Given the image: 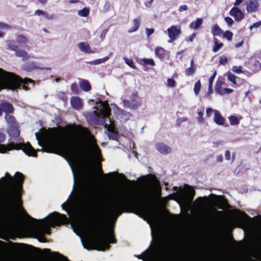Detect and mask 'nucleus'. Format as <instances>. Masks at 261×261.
Instances as JSON below:
<instances>
[{
	"mask_svg": "<svg viewBox=\"0 0 261 261\" xmlns=\"http://www.w3.org/2000/svg\"><path fill=\"white\" fill-rule=\"evenodd\" d=\"M102 210L99 223L92 229L95 241L100 247L98 250H103V246L109 247V243L113 244L117 242L114 235H108L106 224L108 219H116L123 213H134L141 217L152 216L150 200L143 195L140 196L138 198L127 197L120 199Z\"/></svg>",
	"mask_w": 261,
	"mask_h": 261,
	"instance_id": "obj_1",
	"label": "nucleus"
},
{
	"mask_svg": "<svg viewBox=\"0 0 261 261\" xmlns=\"http://www.w3.org/2000/svg\"><path fill=\"white\" fill-rule=\"evenodd\" d=\"M81 136L76 138L74 143H71L63 134L65 128L60 127L50 128L51 131L50 139L43 143L39 141V145L42 147V151L47 153H55L65 158H73L85 155L86 152L84 141L91 136L87 128L81 125L77 126Z\"/></svg>",
	"mask_w": 261,
	"mask_h": 261,
	"instance_id": "obj_2",
	"label": "nucleus"
},
{
	"mask_svg": "<svg viewBox=\"0 0 261 261\" xmlns=\"http://www.w3.org/2000/svg\"><path fill=\"white\" fill-rule=\"evenodd\" d=\"M24 180V175L19 171L16 172L13 176L6 172L5 176L0 179V183L3 188L0 201L5 209V216L8 221L14 220L13 209L21 199Z\"/></svg>",
	"mask_w": 261,
	"mask_h": 261,
	"instance_id": "obj_3",
	"label": "nucleus"
},
{
	"mask_svg": "<svg viewBox=\"0 0 261 261\" xmlns=\"http://www.w3.org/2000/svg\"><path fill=\"white\" fill-rule=\"evenodd\" d=\"M35 81L29 78L22 79L16 74L5 71L0 68V91L3 89L13 91L23 89L28 91L29 85L34 86Z\"/></svg>",
	"mask_w": 261,
	"mask_h": 261,
	"instance_id": "obj_4",
	"label": "nucleus"
},
{
	"mask_svg": "<svg viewBox=\"0 0 261 261\" xmlns=\"http://www.w3.org/2000/svg\"><path fill=\"white\" fill-rule=\"evenodd\" d=\"M80 206L85 210L101 208L99 200L96 195L92 191L85 187H80L75 193Z\"/></svg>",
	"mask_w": 261,
	"mask_h": 261,
	"instance_id": "obj_5",
	"label": "nucleus"
},
{
	"mask_svg": "<svg viewBox=\"0 0 261 261\" xmlns=\"http://www.w3.org/2000/svg\"><path fill=\"white\" fill-rule=\"evenodd\" d=\"M39 221L43 224L37 228L39 231H43L44 234V233L50 234L51 233L50 227H55L56 226H60L65 224L67 222V218L65 215L54 212Z\"/></svg>",
	"mask_w": 261,
	"mask_h": 261,
	"instance_id": "obj_6",
	"label": "nucleus"
},
{
	"mask_svg": "<svg viewBox=\"0 0 261 261\" xmlns=\"http://www.w3.org/2000/svg\"><path fill=\"white\" fill-rule=\"evenodd\" d=\"M12 150H22L29 156H37V150H35L29 142L26 143H14L10 142L7 145L0 144V153H5Z\"/></svg>",
	"mask_w": 261,
	"mask_h": 261,
	"instance_id": "obj_7",
	"label": "nucleus"
},
{
	"mask_svg": "<svg viewBox=\"0 0 261 261\" xmlns=\"http://www.w3.org/2000/svg\"><path fill=\"white\" fill-rule=\"evenodd\" d=\"M125 93V97L128 98L123 100V103L125 108L135 110L138 109L141 105L138 91L127 90Z\"/></svg>",
	"mask_w": 261,
	"mask_h": 261,
	"instance_id": "obj_8",
	"label": "nucleus"
},
{
	"mask_svg": "<svg viewBox=\"0 0 261 261\" xmlns=\"http://www.w3.org/2000/svg\"><path fill=\"white\" fill-rule=\"evenodd\" d=\"M111 109L108 105L103 106L99 112L94 111L93 113L96 117L95 122L98 124L104 123L105 119L111 114Z\"/></svg>",
	"mask_w": 261,
	"mask_h": 261,
	"instance_id": "obj_9",
	"label": "nucleus"
},
{
	"mask_svg": "<svg viewBox=\"0 0 261 261\" xmlns=\"http://www.w3.org/2000/svg\"><path fill=\"white\" fill-rule=\"evenodd\" d=\"M169 39V43L173 42L181 34L180 27L179 26L172 25L167 29Z\"/></svg>",
	"mask_w": 261,
	"mask_h": 261,
	"instance_id": "obj_10",
	"label": "nucleus"
},
{
	"mask_svg": "<svg viewBox=\"0 0 261 261\" xmlns=\"http://www.w3.org/2000/svg\"><path fill=\"white\" fill-rule=\"evenodd\" d=\"M246 66L253 73H256L261 69V63L255 58H251L246 63Z\"/></svg>",
	"mask_w": 261,
	"mask_h": 261,
	"instance_id": "obj_11",
	"label": "nucleus"
},
{
	"mask_svg": "<svg viewBox=\"0 0 261 261\" xmlns=\"http://www.w3.org/2000/svg\"><path fill=\"white\" fill-rule=\"evenodd\" d=\"M229 14L233 16L236 21H240L244 17V14L237 7H232L229 11Z\"/></svg>",
	"mask_w": 261,
	"mask_h": 261,
	"instance_id": "obj_12",
	"label": "nucleus"
},
{
	"mask_svg": "<svg viewBox=\"0 0 261 261\" xmlns=\"http://www.w3.org/2000/svg\"><path fill=\"white\" fill-rule=\"evenodd\" d=\"M14 108L13 105L8 102H3L0 104V116L3 114V112L14 113Z\"/></svg>",
	"mask_w": 261,
	"mask_h": 261,
	"instance_id": "obj_13",
	"label": "nucleus"
},
{
	"mask_svg": "<svg viewBox=\"0 0 261 261\" xmlns=\"http://www.w3.org/2000/svg\"><path fill=\"white\" fill-rule=\"evenodd\" d=\"M156 149L162 154H167L171 152L170 147L162 142H158L155 144Z\"/></svg>",
	"mask_w": 261,
	"mask_h": 261,
	"instance_id": "obj_14",
	"label": "nucleus"
},
{
	"mask_svg": "<svg viewBox=\"0 0 261 261\" xmlns=\"http://www.w3.org/2000/svg\"><path fill=\"white\" fill-rule=\"evenodd\" d=\"M79 49L84 53L87 54H92L94 53L95 51L92 50L88 42H81L77 45Z\"/></svg>",
	"mask_w": 261,
	"mask_h": 261,
	"instance_id": "obj_15",
	"label": "nucleus"
},
{
	"mask_svg": "<svg viewBox=\"0 0 261 261\" xmlns=\"http://www.w3.org/2000/svg\"><path fill=\"white\" fill-rule=\"evenodd\" d=\"M186 186L188 188L182 191V194L186 198L190 200H192L195 196V191L192 187L187 185H186Z\"/></svg>",
	"mask_w": 261,
	"mask_h": 261,
	"instance_id": "obj_16",
	"label": "nucleus"
},
{
	"mask_svg": "<svg viewBox=\"0 0 261 261\" xmlns=\"http://www.w3.org/2000/svg\"><path fill=\"white\" fill-rule=\"evenodd\" d=\"M70 103L71 107L75 110H80L83 107L82 99L79 97H72Z\"/></svg>",
	"mask_w": 261,
	"mask_h": 261,
	"instance_id": "obj_17",
	"label": "nucleus"
},
{
	"mask_svg": "<svg viewBox=\"0 0 261 261\" xmlns=\"http://www.w3.org/2000/svg\"><path fill=\"white\" fill-rule=\"evenodd\" d=\"M259 4L257 0H250L246 5L247 11L249 13L255 12Z\"/></svg>",
	"mask_w": 261,
	"mask_h": 261,
	"instance_id": "obj_18",
	"label": "nucleus"
},
{
	"mask_svg": "<svg viewBox=\"0 0 261 261\" xmlns=\"http://www.w3.org/2000/svg\"><path fill=\"white\" fill-rule=\"evenodd\" d=\"M9 133L12 137L17 138L20 135L18 123L9 126Z\"/></svg>",
	"mask_w": 261,
	"mask_h": 261,
	"instance_id": "obj_19",
	"label": "nucleus"
},
{
	"mask_svg": "<svg viewBox=\"0 0 261 261\" xmlns=\"http://www.w3.org/2000/svg\"><path fill=\"white\" fill-rule=\"evenodd\" d=\"M155 54L156 57L163 60L168 55V52L162 47H157L155 49Z\"/></svg>",
	"mask_w": 261,
	"mask_h": 261,
	"instance_id": "obj_20",
	"label": "nucleus"
},
{
	"mask_svg": "<svg viewBox=\"0 0 261 261\" xmlns=\"http://www.w3.org/2000/svg\"><path fill=\"white\" fill-rule=\"evenodd\" d=\"M214 122L218 125H223L225 121V118L221 115V113L218 110H214Z\"/></svg>",
	"mask_w": 261,
	"mask_h": 261,
	"instance_id": "obj_21",
	"label": "nucleus"
},
{
	"mask_svg": "<svg viewBox=\"0 0 261 261\" xmlns=\"http://www.w3.org/2000/svg\"><path fill=\"white\" fill-rule=\"evenodd\" d=\"M12 113H5L4 118L9 126L15 125L18 123L14 116L10 115V114Z\"/></svg>",
	"mask_w": 261,
	"mask_h": 261,
	"instance_id": "obj_22",
	"label": "nucleus"
},
{
	"mask_svg": "<svg viewBox=\"0 0 261 261\" xmlns=\"http://www.w3.org/2000/svg\"><path fill=\"white\" fill-rule=\"evenodd\" d=\"M80 88L84 91L88 92L91 89V86L88 80H81L79 82Z\"/></svg>",
	"mask_w": 261,
	"mask_h": 261,
	"instance_id": "obj_23",
	"label": "nucleus"
},
{
	"mask_svg": "<svg viewBox=\"0 0 261 261\" xmlns=\"http://www.w3.org/2000/svg\"><path fill=\"white\" fill-rule=\"evenodd\" d=\"M211 196L216 197V195L215 194H211ZM222 199L221 200L219 201V204L218 205L217 207L219 209L224 210L225 207H229V204L228 203L227 200L223 198L222 196H217Z\"/></svg>",
	"mask_w": 261,
	"mask_h": 261,
	"instance_id": "obj_24",
	"label": "nucleus"
},
{
	"mask_svg": "<svg viewBox=\"0 0 261 261\" xmlns=\"http://www.w3.org/2000/svg\"><path fill=\"white\" fill-rule=\"evenodd\" d=\"M38 68L35 62H28L23 64V69L27 71H31Z\"/></svg>",
	"mask_w": 261,
	"mask_h": 261,
	"instance_id": "obj_25",
	"label": "nucleus"
},
{
	"mask_svg": "<svg viewBox=\"0 0 261 261\" xmlns=\"http://www.w3.org/2000/svg\"><path fill=\"white\" fill-rule=\"evenodd\" d=\"M196 70V65H195L194 59L193 58L190 62V67L185 70V73L187 76L192 75Z\"/></svg>",
	"mask_w": 261,
	"mask_h": 261,
	"instance_id": "obj_26",
	"label": "nucleus"
},
{
	"mask_svg": "<svg viewBox=\"0 0 261 261\" xmlns=\"http://www.w3.org/2000/svg\"><path fill=\"white\" fill-rule=\"evenodd\" d=\"M6 44L7 45V49L11 50L14 51H16L18 49V46L16 43V42L13 40H9L6 41Z\"/></svg>",
	"mask_w": 261,
	"mask_h": 261,
	"instance_id": "obj_27",
	"label": "nucleus"
},
{
	"mask_svg": "<svg viewBox=\"0 0 261 261\" xmlns=\"http://www.w3.org/2000/svg\"><path fill=\"white\" fill-rule=\"evenodd\" d=\"M15 55L18 57H22L24 60H28L30 58V56L28 53L23 49H17L15 51Z\"/></svg>",
	"mask_w": 261,
	"mask_h": 261,
	"instance_id": "obj_28",
	"label": "nucleus"
},
{
	"mask_svg": "<svg viewBox=\"0 0 261 261\" xmlns=\"http://www.w3.org/2000/svg\"><path fill=\"white\" fill-rule=\"evenodd\" d=\"M202 19L201 18H197L196 20L192 22L190 24V27L191 29H198L202 24Z\"/></svg>",
	"mask_w": 261,
	"mask_h": 261,
	"instance_id": "obj_29",
	"label": "nucleus"
},
{
	"mask_svg": "<svg viewBox=\"0 0 261 261\" xmlns=\"http://www.w3.org/2000/svg\"><path fill=\"white\" fill-rule=\"evenodd\" d=\"M222 32V29L217 24H214L212 28V33L214 36H220Z\"/></svg>",
	"mask_w": 261,
	"mask_h": 261,
	"instance_id": "obj_30",
	"label": "nucleus"
},
{
	"mask_svg": "<svg viewBox=\"0 0 261 261\" xmlns=\"http://www.w3.org/2000/svg\"><path fill=\"white\" fill-rule=\"evenodd\" d=\"M134 27L128 31L129 33L137 31L140 27V21L138 18H136L133 20Z\"/></svg>",
	"mask_w": 261,
	"mask_h": 261,
	"instance_id": "obj_31",
	"label": "nucleus"
},
{
	"mask_svg": "<svg viewBox=\"0 0 261 261\" xmlns=\"http://www.w3.org/2000/svg\"><path fill=\"white\" fill-rule=\"evenodd\" d=\"M36 232L37 234L36 238L39 242L42 243H45L46 242V239L44 237L43 231H39V230L37 228Z\"/></svg>",
	"mask_w": 261,
	"mask_h": 261,
	"instance_id": "obj_32",
	"label": "nucleus"
},
{
	"mask_svg": "<svg viewBox=\"0 0 261 261\" xmlns=\"http://www.w3.org/2000/svg\"><path fill=\"white\" fill-rule=\"evenodd\" d=\"M89 9L87 7H84L82 9L78 11V14L81 17H87L89 14Z\"/></svg>",
	"mask_w": 261,
	"mask_h": 261,
	"instance_id": "obj_33",
	"label": "nucleus"
},
{
	"mask_svg": "<svg viewBox=\"0 0 261 261\" xmlns=\"http://www.w3.org/2000/svg\"><path fill=\"white\" fill-rule=\"evenodd\" d=\"M17 42L20 44H25L28 42L27 38L23 35H18L16 37Z\"/></svg>",
	"mask_w": 261,
	"mask_h": 261,
	"instance_id": "obj_34",
	"label": "nucleus"
},
{
	"mask_svg": "<svg viewBox=\"0 0 261 261\" xmlns=\"http://www.w3.org/2000/svg\"><path fill=\"white\" fill-rule=\"evenodd\" d=\"M228 119L231 125H238L240 123L239 120L236 116H230L228 117Z\"/></svg>",
	"mask_w": 261,
	"mask_h": 261,
	"instance_id": "obj_35",
	"label": "nucleus"
},
{
	"mask_svg": "<svg viewBox=\"0 0 261 261\" xmlns=\"http://www.w3.org/2000/svg\"><path fill=\"white\" fill-rule=\"evenodd\" d=\"M215 45L213 48V51L214 53L217 52L220 48H221L223 46V44L222 43H218L217 39H215V42H214Z\"/></svg>",
	"mask_w": 261,
	"mask_h": 261,
	"instance_id": "obj_36",
	"label": "nucleus"
},
{
	"mask_svg": "<svg viewBox=\"0 0 261 261\" xmlns=\"http://www.w3.org/2000/svg\"><path fill=\"white\" fill-rule=\"evenodd\" d=\"M108 59V57H104L102 59H96L93 60V61L90 62L89 64H93V65H97L99 64L100 63H102V62L107 61Z\"/></svg>",
	"mask_w": 261,
	"mask_h": 261,
	"instance_id": "obj_37",
	"label": "nucleus"
},
{
	"mask_svg": "<svg viewBox=\"0 0 261 261\" xmlns=\"http://www.w3.org/2000/svg\"><path fill=\"white\" fill-rule=\"evenodd\" d=\"M71 90L73 94H78L80 91L76 83H74L71 85Z\"/></svg>",
	"mask_w": 261,
	"mask_h": 261,
	"instance_id": "obj_38",
	"label": "nucleus"
},
{
	"mask_svg": "<svg viewBox=\"0 0 261 261\" xmlns=\"http://www.w3.org/2000/svg\"><path fill=\"white\" fill-rule=\"evenodd\" d=\"M227 79L229 81L231 82L233 84L237 85L236 76L235 75L229 72L227 74Z\"/></svg>",
	"mask_w": 261,
	"mask_h": 261,
	"instance_id": "obj_39",
	"label": "nucleus"
},
{
	"mask_svg": "<svg viewBox=\"0 0 261 261\" xmlns=\"http://www.w3.org/2000/svg\"><path fill=\"white\" fill-rule=\"evenodd\" d=\"M144 65H150L151 66L155 65V63L152 59L144 58L142 60Z\"/></svg>",
	"mask_w": 261,
	"mask_h": 261,
	"instance_id": "obj_40",
	"label": "nucleus"
},
{
	"mask_svg": "<svg viewBox=\"0 0 261 261\" xmlns=\"http://www.w3.org/2000/svg\"><path fill=\"white\" fill-rule=\"evenodd\" d=\"M201 87V83L200 80L197 81L194 84V92L196 94H198Z\"/></svg>",
	"mask_w": 261,
	"mask_h": 261,
	"instance_id": "obj_41",
	"label": "nucleus"
},
{
	"mask_svg": "<svg viewBox=\"0 0 261 261\" xmlns=\"http://www.w3.org/2000/svg\"><path fill=\"white\" fill-rule=\"evenodd\" d=\"M223 37L226 38L228 40H231L233 34L229 31L225 32L223 34Z\"/></svg>",
	"mask_w": 261,
	"mask_h": 261,
	"instance_id": "obj_42",
	"label": "nucleus"
},
{
	"mask_svg": "<svg viewBox=\"0 0 261 261\" xmlns=\"http://www.w3.org/2000/svg\"><path fill=\"white\" fill-rule=\"evenodd\" d=\"M228 62V59L226 56L223 55L220 57L219 63L221 65H225Z\"/></svg>",
	"mask_w": 261,
	"mask_h": 261,
	"instance_id": "obj_43",
	"label": "nucleus"
},
{
	"mask_svg": "<svg viewBox=\"0 0 261 261\" xmlns=\"http://www.w3.org/2000/svg\"><path fill=\"white\" fill-rule=\"evenodd\" d=\"M203 112L202 111L198 112V121L199 123H203L204 122V119L203 118Z\"/></svg>",
	"mask_w": 261,
	"mask_h": 261,
	"instance_id": "obj_44",
	"label": "nucleus"
},
{
	"mask_svg": "<svg viewBox=\"0 0 261 261\" xmlns=\"http://www.w3.org/2000/svg\"><path fill=\"white\" fill-rule=\"evenodd\" d=\"M232 70L236 73H241L243 72L242 70L241 66H233L232 68Z\"/></svg>",
	"mask_w": 261,
	"mask_h": 261,
	"instance_id": "obj_45",
	"label": "nucleus"
},
{
	"mask_svg": "<svg viewBox=\"0 0 261 261\" xmlns=\"http://www.w3.org/2000/svg\"><path fill=\"white\" fill-rule=\"evenodd\" d=\"M125 62L131 68H136L135 64L134 63V61L132 59H126L125 60Z\"/></svg>",
	"mask_w": 261,
	"mask_h": 261,
	"instance_id": "obj_46",
	"label": "nucleus"
},
{
	"mask_svg": "<svg viewBox=\"0 0 261 261\" xmlns=\"http://www.w3.org/2000/svg\"><path fill=\"white\" fill-rule=\"evenodd\" d=\"M168 86L171 87H174L175 86V81L171 78H169L167 80Z\"/></svg>",
	"mask_w": 261,
	"mask_h": 261,
	"instance_id": "obj_47",
	"label": "nucleus"
},
{
	"mask_svg": "<svg viewBox=\"0 0 261 261\" xmlns=\"http://www.w3.org/2000/svg\"><path fill=\"white\" fill-rule=\"evenodd\" d=\"M225 22L228 24L229 25H232L233 23V20L230 17H226L224 18Z\"/></svg>",
	"mask_w": 261,
	"mask_h": 261,
	"instance_id": "obj_48",
	"label": "nucleus"
},
{
	"mask_svg": "<svg viewBox=\"0 0 261 261\" xmlns=\"http://www.w3.org/2000/svg\"><path fill=\"white\" fill-rule=\"evenodd\" d=\"M187 120H188V118L186 117H182V118H179L177 120L176 125L177 126H180L182 122L186 121Z\"/></svg>",
	"mask_w": 261,
	"mask_h": 261,
	"instance_id": "obj_49",
	"label": "nucleus"
},
{
	"mask_svg": "<svg viewBox=\"0 0 261 261\" xmlns=\"http://www.w3.org/2000/svg\"><path fill=\"white\" fill-rule=\"evenodd\" d=\"M42 15L44 17L47 19H53L54 16L53 15H49L47 12L44 11L43 14Z\"/></svg>",
	"mask_w": 261,
	"mask_h": 261,
	"instance_id": "obj_50",
	"label": "nucleus"
},
{
	"mask_svg": "<svg viewBox=\"0 0 261 261\" xmlns=\"http://www.w3.org/2000/svg\"><path fill=\"white\" fill-rule=\"evenodd\" d=\"M154 32V30L153 29H149L146 28V33L148 37H149L150 35H151L152 34H153Z\"/></svg>",
	"mask_w": 261,
	"mask_h": 261,
	"instance_id": "obj_51",
	"label": "nucleus"
},
{
	"mask_svg": "<svg viewBox=\"0 0 261 261\" xmlns=\"http://www.w3.org/2000/svg\"><path fill=\"white\" fill-rule=\"evenodd\" d=\"M108 30L107 29H104L101 33L100 38L101 40H103L108 33Z\"/></svg>",
	"mask_w": 261,
	"mask_h": 261,
	"instance_id": "obj_52",
	"label": "nucleus"
},
{
	"mask_svg": "<svg viewBox=\"0 0 261 261\" xmlns=\"http://www.w3.org/2000/svg\"><path fill=\"white\" fill-rule=\"evenodd\" d=\"M216 71H215V72L213 73V74L210 76V79H209V80H208V83H213V82H214V79L216 77Z\"/></svg>",
	"mask_w": 261,
	"mask_h": 261,
	"instance_id": "obj_53",
	"label": "nucleus"
},
{
	"mask_svg": "<svg viewBox=\"0 0 261 261\" xmlns=\"http://www.w3.org/2000/svg\"><path fill=\"white\" fill-rule=\"evenodd\" d=\"M137 257L139 259H142L143 261H147V258H148V255L145 254V256H144L143 255H138Z\"/></svg>",
	"mask_w": 261,
	"mask_h": 261,
	"instance_id": "obj_54",
	"label": "nucleus"
},
{
	"mask_svg": "<svg viewBox=\"0 0 261 261\" xmlns=\"http://www.w3.org/2000/svg\"><path fill=\"white\" fill-rule=\"evenodd\" d=\"M230 152L229 150H226L225 152V157L226 160H230Z\"/></svg>",
	"mask_w": 261,
	"mask_h": 261,
	"instance_id": "obj_55",
	"label": "nucleus"
},
{
	"mask_svg": "<svg viewBox=\"0 0 261 261\" xmlns=\"http://www.w3.org/2000/svg\"><path fill=\"white\" fill-rule=\"evenodd\" d=\"M5 139V135L3 133L0 132V143L3 142Z\"/></svg>",
	"mask_w": 261,
	"mask_h": 261,
	"instance_id": "obj_56",
	"label": "nucleus"
},
{
	"mask_svg": "<svg viewBox=\"0 0 261 261\" xmlns=\"http://www.w3.org/2000/svg\"><path fill=\"white\" fill-rule=\"evenodd\" d=\"M213 112V110L211 108H207L206 110V114L207 117H210L212 113Z\"/></svg>",
	"mask_w": 261,
	"mask_h": 261,
	"instance_id": "obj_57",
	"label": "nucleus"
},
{
	"mask_svg": "<svg viewBox=\"0 0 261 261\" xmlns=\"http://www.w3.org/2000/svg\"><path fill=\"white\" fill-rule=\"evenodd\" d=\"M188 9V7L187 5H181L179 7V11L180 12H181L182 11H185V10H187Z\"/></svg>",
	"mask_w": 261,
	"mask_h": 261,
	"instance_id": "obj_58",
	"label": "nucleus"
},
{
	"mask_svg": "<svg viewBox=\"0 0 261 261\" xmlns=\"http://www.w3.org/2000/svg\"><path fill=\"white\" fill-rule=\"evenodd\" d=\"M43 13H44L43 11L39 10V9L36 10L35 12V14L38 16L42 15V14H43Z\"/></svg>",
	"mask_w": 261,
	"mask_h": 261,
	"instance_id": "obj_59",
	"label": "nucleus"
},
{
	"mask_svg": "<svg viewBox=\"0 0 261 261\" xmlns=\"http://www.w3.org/2000/svg\"><path fill=\"white\" fill-rule=\"evenodd\" d=\"M52 254H55V255H56L57 256H61V257H63L65 260H68V258H67V257L63 256V255L61 254H60V253H59V252H52Z\"/></svg>",
	"mask_w": 261,
	"mask_h": 261,
	"instance_id": "obj_60",
	"label": "nucleus"
},
{
	"mask_svg": "<svg viewBox=\"0 0 261 261\" xmlns=\"http://www.w3.org/2000/svg\"><path fill=\"white\" fill-rule=\"evenodd\" d=\"M9 27V26L7 24L0 22V29H7Z\"/></svg>",
	"mask_w": 261,
	"mask_h": 261,
	"instance_id": "obj_61",
	"label": "nucleus"
},
{
	"mask_svg": "<svg viewBox=\"0 0 261 261\" xmlns=\"http://www.w3.org/2000/svg\"><path fill=\"white\" fill-rule=\"evenodd\" d=\"M260 22H256L255 23H254L251 25L250 29H252L253 27L257 28L260 25Z\"/></svg>",
	"mask_w": 261,
	"mask_h": 261,
	"instance_id": "obj_62",
	"label": "nucleus"
},
{
	"mask_svg": "<svg viewBox=\"0 0 261 261\" xmlns=\"http://www.w3.org/2000/svg\"><path fill=\"white\" fill-rule=\"evenodd\" d=\"M243 1L244 0H236L235 2L234 3V6L237 7L241 4Z\"/></svg>",
	"mask_w": 261,
	"mask_h": 261,
	"instance_id": "obj_63",
	"label": "nucleus"
},
{
	"mask_svg": "<svg viewBox=\"0 0 261 261\" xmlns=\"http://www.w3.org/2000/svg\"><path fill=\"white\" fill-rule=\"evenodd\" d=\"M223 157L222 155H219L217 156V161L219 162H221L223 161Z\"/></svg>",
	"mask_w": 261,
	"mask_h": 261,
	"instance_id": "obj_64",
	"label": "nucleus"
}]
</instances>
